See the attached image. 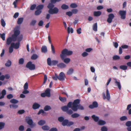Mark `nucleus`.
Instances as JSON below:
<instances>
[{"mask_svg": "<svg viewBox=\"0 0 131 131\" xmlns=\"http://www.w3.org/2000/svg\"><path fill=\"white\" fill-rule=\"evenodd\" d=\"M98 106V104L97 102H94L92 104L90 105L89 106V107L90 108L92 109L94 108L97 107Z\"/></svg>", "mask_w": 131, "mask_h": 131, "instance_id": "14", "label": "nucleus"}, {"mask_svg": "<svg viewBox=\"0 0 131 131\" xmlns=\"http://www.w3.org/2000/svg\"><path fill=\"white\" fill-rule=\"evenodd\" d=\"M58 120L60 122H63L64 120V118L62 117H58Z\"/></svg>", "mask_w": 131, "mask_h": 131, "instance_id": "57", "label": "nucleus"}, {"mask_svg": "<svg viewBox=\"0 0 131 131\" xmlns=\"http://www.w3.org/2000/svg\"><path fill=\"white\" fill-rule=\"evenodd\" d=\"M44 7V6L43 5H39L37 6L36 7V9L37 10H40L42 9Z\"/></svg>", "mask_w": 131, "mask_h": 131, "instance_id": "31", "label": "nucleus"}, {"mask_svg": "<svg viewBox=\"0 0 131 131\" xmlns=\"http://www.w3.org/2000/svg\"><path fill=\"white\" fill-rule=\"evenodd\" d=\"M120 69L123 70H126L127 69V67L125 65H122L119 67Z\"/></svg>", "mask_w": 131, "mask_h": 131, "instance_id": "40", "label": "nucleus"}, {"mask_svg": "<svg viewBox=\"0 0 131 131\" xmlns=\"http://www.w3.org/2000/svg\"><path fill=\"white\" fill-rule=\"evenodd\" d=\"M26 67L31 70H34L36 69L35 65L32 64L31 61H29L27 63Z\"/></svg>", "mask_w": 131, "mask_h": 131, "instance_id": "4", "label": "nucleus"}, {"mask_svg": "<svg viewBox=\"0 0 131 131\" xmlns=\"http://www.w3.org/2000/svg\"><path fill=\"white\" fill-rule=\"evenodd\" d=\"M66 76L64 73L61 72L58 76V80L60 81H63L65 79Z\"/></svg>", "mask_w": 131, "mask_h": 131, "instance_id": "12", "label": "nucleus"}, {"mask_svg": "<svg viewBox=\"0 0 131 131\" xmlns=\"http://www.w3.org/2000/svg\"><path fill=\"white\" fill-rule=\"evenodd\" d=\"M72 53V51H68L67 49L65 48L62 51L60 54V57L61 59L63 60L65 58L66 56L71 55Z\"/></svg>", "mask_w": 131, "mask_h": 131, "instance_id": "3", "label": "nucleus"}, {"mask_svg": "<svg viewBox=\"0 0 131 131\" xmlns=\"http://www.w3.org/2000/svg\"><path fill=\"white\" fill-rule=\"evenodd\" d=\"M62 60H63L64 62L66 64L69 63L70 61V59L69 58H66L65 59L64 58Z\"/></svg>", "mask_w": 131, "mask_h": 131, "instance_id": "38", "label": "nucleus"}, {"mask_svg": "<svg viewBox=\"0 0 131 131\" xmlns=\"http://www.w3.org/2000/svg\"><path fill=\"white\" fill-rule=\"evenodd\" d=\"M80 116V115L77 113H74L71 115V117H72L73 118H76Z\"/></svg>", "mask_w": 131, "mask_h": 131, "instance_id": "29", "label": "nucleus"}, {"mask_svg": "<svg viewBox=\"0 0 131 131\" xmlns=\"http://www.w3.org/2000/svg\"><path fill=\"white\" fill-rule=\"evenodd\" d=\"M80 99H77L74 100L73 103L71 102H69L67 106L69 108H71L72 110L74 112L77 111L78 109L84 110V107L80 104Z\"/></svg>", "mask_w": 131, "mask_h": 131, "instance_id": "1", "label": "nucleus"}, {"mask_svg": "<svg viewBox=\"0 0 131 131\" xmlns=\"http://www.w3.org/2000/svg\"><path fill=\"white\" fill-rule=\"evenodd\" d=\"M24 18H23L21 17L18 18L17 21V23L18 25H20L22 24L23 22Z\"/></svg>", "mask_w": 131, "mask_h": 131, "instance_id": "25", "label": "nucleus"}, {"mask_svg": "<svg viewBox=\"0 0 131 131\" xmlns=\"http://www.w3.org/2000/svg\"><path fill=\"white\" fill-rule=\"evenodd\" d=\"M49 131H58V130L56 128L53 127L50 129Z\"/></svg>", "mask_w": 131, "mask_h": 131, "instance_id": "64", "label": "nucleus"}, {"mask_svg": "<svg viewBox=\"0 0 131 131\" xmlns=\"http://www.w3.org/2000/svg\"><path fill=\"white\" fill-rule=\"evenodd\" d=\"M17 36V40L18 41V42H20L23 39V36L22 35H20L19 36Z\"/></svg>", "mask_w": 131, "mask_h": 131, "instance_id": "27", "label": "nucleus"}, {"mask_svg": "<svg viewBox=\"0 0 131 131\" xmlns=\"http://www.w3.org/2000/svg\"><path fill=\"white\" fill-rule=\"evenodd\" d=\"M70 28L69 27H68L67 28V31L68 33H69L70 32L71 33H72L73 32V29L72 28H71L70 29Z\"/></svg>", "mask_w": 131, "mask_h": 131, "instance_id": "56", "label": "nucleus"}, {"mask_svg": "<svg viewBox=\"0 0 131 131\" xmlns=\"http://www.w3.org/2000/svg\"><path fill=\"white\" fill-rule=\"evenodd\" d=\"M40 106V105L36 103H34L32 106V108L34 110L38 109Z\"/></svg>", "mask_w": 131, "mask_h": 131, "instance_id": "15", "label": "nucleus"}, {"mask_svg": "<svg viewBox=\"0 0 131 131\" xmlns=\"http://www.w3.org/2000/svg\"><path fill=\"white\" fill-rule=\"evenodd\" d=\"M41 96L42 97H45L46 96L50 97V89H47L45 92L41 94Z\"/></svg>", "mask_w": 131, "mask_h": 131, "instance_id": "6", "label": "nucleus"}, {"mask_svg": "<svg viewBox=\"0 0 131 131\" xmlns=\"http://www.w3.org/2000/svg\"><path fill=\"white\" fill-rule=\"evenodd\" d=\"M36 7V5L34 4L30 6V9L31 10H33Z\"/></svg>", "mask_w": 131, "mask_h": 131, "instance_id": "52", "label": "nucleus"}, {"mask_svg": "<svg viewBox=\"0 0 131 131\" xmlns=\"http://www.w3.org/2000/svg\"><path fill=\"white\" fill-rule=\"evenodd\" d=\"M11 44L12 46H13L14 48L15 49H18L19 47L20 43L19 42H17L15 43L14 42H12L11 43Z\"/></svg>", "mask_w": 131, "mask_h": 131, "instance_id": "13", "label": "nucleus"}, {"mask_svg": "<svg viewBox=\"0 0 131 131\" xmlns=\"http://www.w3.org/2000/svg\"><path fill=\"white\" fill-rule=\"evenodd\" d=\"M106 123V122L104 121L100 120L98 122V124L100 125H104Z\"/></svg>", "mask_w": 131, "mask_h": 131, "instance_id": "34", "label": "nucleus"}, {"mask_svg": "<svg viewBox=\"0 0 131 131\" xmlns=\"http://www.w3.org/2000/svg\"><path fill=\"white\" fill-rule=\"evenodd\" d=\"M113 58L114 60H117L119 59H120V57L117 55H115L113 57Z\"/></svg>", "mask_w": 131, "mask_h": 131, "instance_id": "50", "label": "nucleus"}, {"mask_svg": "<svg viewBox=\"0 0 131 131\" xmlns=\"http://www.w3.org/2000/svg\"><path fill=\"white\" fill-rule=\"evenodd\" d=\"M51 109V108L49 105L46 106L44 108V110L45 111H47Z\"/></svg>", "mask_w": 131, "mask_h": 131, "instance_id": "30", "label": "nucleus"}, {"mask_svg": "<svg viewBox=\"0 0 131 131\" xmlns=\"http://www.w3.org/2000/svg\"><path fill=\"white\" fill-rule=\"evenodd\" d=\"M48 38L49 43L51 44V50L52 53L53 54H54L55 53L54 48L52 43L50 36V35H49Z\"/></svg>", "mask_w": 131, "mask_h": 131, "instance_id": "9", "label": "nucleus"}, {"mask_svg": "<svg viewBox=\"0 0 131 131\" xmlns=\"http://www.w3.org/2000/svg\"><path fill=\"white\" fill-rule=\"evenodd\" d=\"M46 123L45 121L43 120H41L38 122L39 125L40 126H42L44 124Z\"/></svg>", "mask_w": 131, "mask_h": 131, "instance_id": "35", "label": "nucleus"}, {"mask_svg": "<svg viewBox=\"0 0 131 131\" xmlns=\"http://www.w3.org/2000/svg\"><path fill=\"white\" fill-rule=\"evenodd\" d=\"M13 48L14 47L13 46H12L11 44L9 48V52L10 53H12L13 52Z\"/></svg>", "mask_w": 131, "mask_h": 131, "instance_id": "58", "label": "nucleus"}, {"mask_svg": "<svg viewBox=\"0 0 131 131\" xmlns=\"http://www.w3.org/2000/svg\"><path fill=\"white\" fill-rule=\"evenodd\" d=\"M101 131H107V129L105 126H103L101 128Z\"/></svg>", "mask_w": 131, "mask_h": 131, "instance_id": "63", "label": "nucleus"}, {"mask_svg": "<svg viewBox=\"0 0 131 131\" xmlns=\"http://www.w3.org/2000/svg\"><path fill=\"white\" fill-rule=\"evenodd\" d=\"M41 10H37L35 11V14L36 15H38L41 13Z\"/></svg>", "mask_w": 131, "mask_h": 131, "instance_id": "44", "label": "nucleus"}, {"mask_svg": "<svg viewBox=\"0 0 131 131\" xmlns=\"http://www.w3.org/2000/svg\"><path fill=\"white\" fill-rule=\"evenodd\" d=\"M5 123L3 122H0V130H1L4 127Z\"/></svg>", "mask_w": 131, "mask_h": 131, "instance_id": "46", "label": "nucleus"}, {"mask_svg": "<svg viewBox=\"0 0 131 131\" xmlns=\"http://www.w3.org/2000/svg\"><path fill=\"white\" fill-rule=\"evenodd\" d=\"M71 11L72 14L73 13L74 14H76L78 12V10L77 9H72Z\"/></svg>", "mask_w": 131, "mask_h": 131, "instance_id": "59", "label": "nucleus"}, {"mask_svg": "<svg viewBox=\"0 0 131 131\" xmlns=\"http://www.w3.org/2000/svg\"><path fill=\"white\" fill-rule=\"evenodd\" d=\"M53 4H54L53 3H51H51H49L47 6L48 8L49 9L53 8L54 7V5Z\"/></svg>", "mask_w": 131, "mask_h": 131, "instance_id": "22", "label": "nucleus"}, {"mask_svg": "<svg viewBox=\"0 0 131 131\" xmlns=\"http://www.w3.org/2000/svg\"><path fill=\"white\" fill-rule=\"evenodd\" d=\"M59 11L57 7H54L53 8L49 9L48 11L49 13L51 14H57Z\"/></svg>", "mask_w": 131, "mask_h": 131, "instance_id": "7", "label": "nucleus"}, {"mask_svg": "<svg viewBox=\"0 0 131 131\" xmlns=\"http://www.w3.org/2000/svg\"><path fill=\"white\" fill-rule=\"evenodd\" d=\"M10 102L12 103L16 104L18 102V101L16 99H13L10 100Z\"/></svg>", "mask_w": 131, "mask_h": 131, "instance_id": "39", "label": "nucleus"}, {"mask_svg": "<svg viewBox=\"0 0 131 131\" xmlns=\"http://www.w3.org/2000/svg\"><path fill=\"white\" fill-rule=\"evenodd\" d=\"M114 17V16L113 14H110L108 15V17L107 20V21L109 23H112V19Z\"/></svg>", "mask_w": 131, "mask_h": 131, "instance_id": "11", "label": "nucleus"}, {"mask_svg": "<svg viewBox=\"0 0 131 131\" xmlns=\"http://www.w3.org/2000/svg\"><path fill=\"white\" fill-rule=\"evenodd\" d=\"M92 118L95 122H98L99 120V118L98 117L96 116L95 115H93L92 116Z\"/></svg>", "mask_w": 131, "mask_h": 131, "instance_id": "26", "label": "nucleus"}, {"mask_svg": "<svg viewBox=\"0 0 131 131\" xmlns=\"http://www.w3.org/2000/svg\"><path fill=\"white\" fill-rule=\"evenodd\" d=\"M69 115H70L71 114H72L73 113V111L71 109L68 110V111L66 112Z\"/></svg>", "mask_w": 131, "mask_h": 131, "instance_id": "55", "label": "nucleus"}, {"mask_svg": "<svg viewBox=\"0 0 131 131\" xmlns=\"http://www.w3.org/2000/svg\"><path fill=\"white\" fill-rule=\"evenodd\" d=\"M13 95L11 94H9L7 95V98L9 99L13 98Z\"/></svg>", "mask_w": 131, "mask_h": 131, "instance_id": "61", "label": "nucleus"}, {"mask_svg": "<svg viewBox=\"0 0 131 131\" xmlns=\"http://www.w3.org/2000/svg\"><path fill=\"white\" fill-rule=\"evenodd\" d=\"M41 113H42V115L43 116L46 115H47V113L45 112L42 109L40 110L38 113L37 114L39 115Z\"/></svg>", "mask_w": 131, "mask_h": 131, "instance_id": "21", "label": "nucleus"}, {"mask_svg": "<svg viewBox=\"0 0 131 131\" xmlns=\"http://www.w3.org/2000/svg\"><path fill=\"white\" fill-rule=\"evenodd\" d=\"M57 66L59 68H65L66 66V65L63 63H59L57 65Z\"/></svg>", "mask_w": 131, "mask_h": 131, "instance_id": "20", "label": "nucleus"}, {"mask_svg": "<svg viewBox=\"0 0 131 131\" xmlns=\"http://www.w3.org/2000/svg\"><path fill=\"white\" fill-rule=\"evenodd\" d=\"M20 33V31L16 30L14 31V34H13L11 37H8L7 39L6 44L8 45H10L12 41H15L17 40V36L19 35Z\"/></svg>", "mask_w": 131, "mask_h": 131, "instance_id": "2", "label": "nucleus"}, {"mask_svg": "<svg viewBox=\"0 0 131 131\" xmlns=\"http://www.w3.org/2000/svg\"><path fill=\"white\" fill-rule=\"evenodd\" d=\"M93 29L95 31H97V24L96 23H95L93 27Z\"/></svg>", "mask_w": 131, "mask_h": 131, "instance_id": "42", "label": "nucleus"}, {"mask_svg": "<svg viewBox=\"0 0 131 131\" xmlns=\"http://www.w3.org/2000/svg\"><path fill=\"white\" fill-rule=\"evenodd\" d=\"M61 109L63 111L66 112L69 109V108L67 106H64L61 107Z\"/></svg>", "mask_w": 131, "mask_h": 131, "instance_id": "28", "label": "nucleus"}, {"mask_svg": "<svg viewBox=\"0 0 131 131\" xmlns=\"http://www.w3.org/2000/svg\"><path fill=\"white\" fill-rule=\"evenodd\" d=\"M24 60L23 58L19 59V63L20 64H22L24 63Z\"/></svg>", "mask_w": 131, "mask_h": 131, "instance_id": "53", "label": "nucleus"}, {"mask_svg": "<svg viewBox=\"0 0 131 131\" xmlns=\"http://www.w3.org/2000/svg\"><path fill=\"white\" fill-rule=\"evenodd\" d=\"M74 70L72 68H70L69 69L67 72V74L68 75H71L73 72Z\"/></svg>", "mask_w": 131, "mask_h": 131, "instance_id": "24", "label": "nucleus"}, {"mask_svg": "<svg viewBox=\"0 0 131 131\" xmlns=\"http://www.w3.org/2000/svg\"><path fill=\"white\" fill-rule=\"evenodd\" d=\"M47 62L48 64L50 66L51 65V59L49 58H48L47 59Z\"/></svg>", "mask_w": 131, "mask_h": 131, "instance_id": "51", "label": "nucleus"}, {"mask_svg": "<svg viewBox=\"0 0 131 131\" xmlns=\"http://www.w3.org/2000/svg\"><path fill=\"white\" fill-rule=\"evenodd\" d=\"M126 125L128 127H129L131 126V121H128L126 123Z\"/></svg>", "mask_w": 131, "mask_h": 131, "instance_id": "62", "label": "nucleus"}, {"mask_svg": "<svg viewBox=\"0 0 131 131\" xmlns=\"http://www.w3.org/2000/svg\"><path fill=\"white\" fill-rule=\"evenodd\" d=\"M103 98L104 100L106 99L108 100H109L110 99V94L109 93L108 90L107 89L106 91V96H105L104 93H103Z\"/></svg>", "mask_w": 131, "mask_h": 131, "instance_id": "8", "label": "nucleus"}, {"mask_svg": "<svg viewBox=\"0 0 131 131\" xmlns=\"http://www.w3.org/2000/svg\"><path fill=\"white\" fill-rule=\"evenodd\" d=\"M127 119V117L125 116H123L120 118V120L121 121H124Z\"/></svg>", "mask_w": 131, "mask_h": 131, "instance_id": "60", "label": "nucleus"}, {"mask_svg": "<svg viewBox=\"0 0 131 131\" xmlns=\"http://www.w3.org/2000/svg\"><path fill=\"white\" fill-rule=\"evenodd\" d=\"M0 37L2 38L3 40L4 41L5 40V34L4 33L3 34L0 33Z\"/></svg>", "mask_w": 131, "mask_h": 131, "instance_id": "45", "label": "nucleus"}, {"mask_svg": "<svg viewBox=\"0 0 131 131\" xmlns=\"http://www.w3.org/2000/svg\"><path fill=\"white\" fill-rule=\"evenodd\" d=\"M9 107L10 108H11L12 107L14 109H16L18 107V105L15 104H13L12 105H10Z\"/></svg>", "mask_w": 131, "mask_h": 131, "instance_id": "49", "label": "nucleus"}, {"mask_svg": "<svg viewBox=\"0 0 131 131\" xmlns=\"http://www.w3.org/2000/svg\"><path fill=\"white\" fill-rule=\"evenodd\" d=\"M42 129L44 130H48L50 129L49 127L47 125H45L41 127Z\"/></svg>", "mask_w": 131, "mask_h": 131, "instance_id": "32", "label": "nucleus"}, {"mask_svg": "<svg viewBox=\"0 0 131 131\" xmlns=\"http://www.w3.org/2000/svg\"><path fill=\"white\" fill-rule=\"evenodd\" d=\"M61 8L65 10L68 9L69 7L65 4H63L61 5Z\"/></svg>", "mask_w": 131, "mask_h": 131, "instance_id": "36", "label": "nucleus"}, {"mask_svg": "<svg viewBox=\"0 0 131 131\" xmlns=\"http://www.w3.org/2000/svg\"><path fill=\"white\" fill-rule=\"evenodd\" d=\"M6 94V92L5 90L4 89L1 92V94L2 95L0 96V99L3 98L4 97L5 95ZM1 95V93L0 92V96Z\"/></svg>", "mask_w": 131, "mask_h": 131, "instance_id": "16", "label": "nucleus"}, {"mask_svg": "<svg viewBox=\"0 0 131 131\" xmlns=\"http://www.w3.org/2000/svg\"><path fill=\"white\" fill-rule=\"evenodd\" d=\"M59 99L62 102H64L66 101V99L65 97H62L59 96Z\"/></svg>", "mask_w": 131, "mask_h": 131, "instance_id": "37", "label": "nucleus"}, {"mask_svg": "<svg viewBox=\"0 0 131 131\" xmlns=\"http://www.w3.org/2000/svg\"><path fill=\"white\" fill-rule=\"evenodd\" d=\"M1 24L3 27H4L6 25L5 22L3 18L1 20Z\"/></svg>", "mask_w": 131, "mask_h": 131, "instance_id": "48", "label": "nucleus"}, {"mask_svg": "<svg viewBox=\"0 0 131 131\" xmlns=\"http://www.w3.org/2000/svg\"><path fill=\"white\" fill-rule=\"evenodd\" d=\"M74 124L73 122L69 121L67 119H65L62 122V124L64 126H70L73 125Z\"/></svg>", "mask_w": 131, "mask_h": 131, "instance_id": "5", "label": "nucleus"}, {"mask_svg": "<svg viewBox=\"0 0 131 131\" xmlns=\"http://www.w3.org/2000/svg\"><path fill=\"white\" fill-rule=\"evenodd\" d=\"M77 5L75 3H72L70 5V7L73 8H75L77 7Z\"/></svg>", "mask_w": 131, "mask_h": 131, "instance_id": "54", "label": "nucleus"}, {"mask_svg": "<svg viewBox=\"0 0 131 131\" xmlns=\"http://www.w3.org/2000/svg\"><path fill=\"white\" fill-rule=\"evenodd\" d=\"M115 80L116 81L115 82V84L117 86L119 89L121 90V87L120 82L117 81V80L116 79H115Z\"/></svg>", "mask_w": 131, "mask_h": 131, "instance_id": "23", "label": "nucleus"}, {"mask_svg": "<svg viewBox=\"0 0 131 131\" xmlns=\"http://www.w3.org/2000/svg\"><path fill=\"white\" fill-rule=\"evenodd\" d=\"M102 14L100 11H95L94 12V15L95 16L98 17L100 16Z\"/></svg>", "mask_w": 131, "mask_h": 131, "instance_id": "19", "label": "nucleus"}, {"mask_svg": "<svg viewBox=\"0 0 131 131\" xmlns=\"http://www.w3.org/2000/svg\"><path fill=\"white\" fill-rule=\"evenodd\" d=\"M52 78L55 80H57V79H58V76L57 74L55 73V76H53Z\"/></svg>", "mask_w": 131, "mask_h": 131, "instance_id": "47", "label": "nucleus"}, {"mask_svg": "<svg viewBox=\"0 0 131 131\" xmlns=\"http://www.w3.org/2000/svg\"><path fill=\"white\" fill-rule=\"evenodd\" d=\"M58 63V61L57 60H53L51 61V65L54 66L56 65Z\"/></svg>", "mask_w": 131, "mask_h": 131, "instance_id": "43", "label": "nucleus"}, {"mask_svg": "<svg viewBox=\"0 0 131 131\" xmlns=\"http://www.w3.org/2000/svg\"><path fill=\"white\" fill-rule=\"evenodd\" d=\"M26 121L28 124L32 127L33 126H34L33 124V122L32 119H29L28 120V119H27Z\"/></svg>", "mask_w": 131, "mask_h": 131, "instance_id": "18", "label": "nucleus"}, {"mask_svg": "<svg viewBox=\"0 0 131 131\" xmlns=\"http://www.w3.org/2000/svg\"><path fill=\"white\" fill-rule=\"evenodd\" d=\"M38 57V56L36 54H33L31 57V59L32 60H35L37 59Z\"/></svg>", "mask_w": 131, "mask_h": 131, "instance_id": "33", "label": "nucleus"}, {"mask_svg": "<svg viewBox=\"0 0 131 131\" xmlns=\"http://www.w3.org/2000/svg\"><path fill=\"white\" fill-rule=\"evenodd\" d=\"M11 64V62L10 60H8L5 64V65L6 67H9Z\"/></svg>", "mask_w": 131, "mask_h": 131, "instance_id": "41", "label": "nucleus"}, {"mask_svg": "<svg viewBox=\"0 0 131 131\" xmlns=\"http://www.w3.org/2000/svg\"><path fill=\"white\" fill-rule=\"evenodd\" d=\"M119 14L121 16V19H124L125 18L126 15V11L120 10L119 12Z\"/></svg>", "mask_w": 131, "mask_h": 131, "instance_id": "10", "label": "nucleus"}, {"mask_svg": "<svg viewBox=\"0 0 131 131\" xmlns=\"http://www.w3.org/2000/svg\"><path fill=\"white\" fill-rule=\"evenodd\" d=\"M41 51L42 52L46 53L47 52V47L45 46H43L41 48Z\"/></svg>", "mask_w": 131, "mask_h": 131, "instance_id": "17", "label": "nucleus"}]
</instances>
